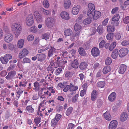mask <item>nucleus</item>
Returning a JSON list of instances; mask_svg holds the SVG:
<instances>
[{
    "label": "nucleus",
    "mask_w": 129,
    "mask_h": 129,
    "mask_svg": "<svg viewBox=\"0 0 129 129\" xmlns=\"http://www.w3.org/2000/svg\"><path fill=\"white\" fill-rule=\"evenodd\" d=\"M43 4L44 6L46 8H48L49 6V4L47 0L44 1Z\"/></svg>",
    "instance_id": "obj_48"
},
{
    "label": "nucleus",
    "mask_w": 129,
    "mask_h": 129,
    "mask_svg": "<svg viewBox=\"0 0 129 129\" xmlns=\"http://www.w3.org/2000/svg\"><path fill=\"white\" fill-rule=\"evenodd\" d=\"M26 23L27 25L30 26L34 23L33 16L32 14L29 15L26 19Z\"/></svg>",
    "instance_id": "obj_4"
},
{
    "label": "nucleus",
    "mask_w": 129,
    "mask_h": 129,
    "mask_svg": "<svg viewBox=\"0 0 129 129\" xmlns=\"http://www.w3.org/2000/svg\"><path fill=\"white\" fill-rule=\"evenodd\" d=\"M12 58L11 54H7L5 55L4 57H1L0 60L2 63L6 64L9 60L12 59Z\"/></svg>",
    "instance_id": "obj_2"
},
{
    "label": "nucleus",
    "mask_w": 129,
    "mask_h": 129,
    "mask_svg": "<svg viewBox=\"0 0 129 129\" xmlns=\"http://www.w3.org/2000/svg\"><path fill=\"white\" fill-rule=\"evenodd\" d=\"M39 84L37 82H36L34 83V86L35 87L34 88V89L36 90H39L38 87L39 86Z\"/></svg>",
    "instance_id": "obj_49"
},
{
    "label": "nucleus",
    "mask_w": 129,
    "mask_h": 129,
    "mask_svg": "<svg viewBox=\"0 0 129 129\" xmlns=\"http://www.w3.org/2000/svg\"><path fill=\"white\" fill-rule=\"evenodd\" d=\"M118 50L116 49H115L112 52L111 54L112 57L114 59H116L118 56Z\"/></svg>",
    "instance_id": "obj_22"
},
{
    "label": "nucleus",
    "mask_w": 129,
    "mask_h": 129,
    "mask_svg": "<svg viewBox=\"0 0 129 129\" xmlns=\"http://www.w3.org/2000/svg\"><path fill=\"white\" fill-rule=\"evenodd\" d=\"M12 28L14 31L15 37H18L21 32L22 27L21 25L19 24L15 23L12 26Z\"/></svg>",
    "instance_id": "obj_1"
},
{
    "label": "nucleus",
    "mask_w": 129,
    "mask_h": 129,
    "mask_svg": "<svg viewBox=\"0 0 129 129\" xmlns=\"http://www.w3.org/2000/svg\"><path fill=\"white\" fill-rule=\"evenodd\" d=\"M59 64L61 65L62 66L64 65L65 63L67 62V61L66 60L64 61L62 59L59 61Z\"/></svg>",
    "instance_id": "obj_63"
},
{
    "label": "nucleus",
    "mask_w": 129,
    "mask_h": 129,
    "mask_svg": "<svg viewBox=\"0 0 129 129\" xmlns=\"http://www.w3.org/2000/svg\"><path fill=\"white\" fill-rule=\"evenodd\" d=\"M73 108L72 107H69L67 109L66 112V114L67 116H69L72 113Z\"/></svg>",
    "instance_id": "obj_37"
},
{
    "label": "nucleus",
    "mask_w": 129,
    "mask_h": 129,
    "mask_svg": "<svg viewBox=\"0 0 129 129\" xmlns=\"http://www.w3.org/2000/svg\"><path fill=\"white\" fill-rule=\"evenodd\" d=\"M128 52V49L126 48H123L119 51L118 54L119 57H122L126 55Z\"/></svg>",
    "instance_id": "obj_6"
},
{
    "label": "nucleus",
    "mask_w": 129,
    "mask_h": 129,
    "mask_svg": "<svg viewBox=\"0 0 129 129\" xmlns=\"http://www.w3.org/2000/svg\"><path fill=\"white\" fill-rule=\"evenodd\" d=\"M84 47L87 50L90 47V42L88 41L85 43L84 44Z\"/></svg>",
    "instance_id": "obj_46"
},
{
    "label": "nucleus",
    "mask_w": 129,
    "mask_h": 129,
    "mask_svg": "<svg viewBox=\"0 0 129 129\" xmlns=\"http://www.w3.org/2000/svg\"><path fill=\"white\" fill-rule=\"evenodd\" d=\"M54 23L53 19L52 18L48 17L46 20V24L47 26L49 27H52Z\"/></svg>",
    "instance_id": "obj_5"
},
{
    "label": "nucleus",
    "mask_w": 129,
    "mask_h": 129,
    "mask_svg": "<svg viewBox=\"0 0 129 129\" xmlns=\"http://www.w3.org/2000/svg\"><path fill=\"white\" fill-rule=\"evenodd\" d=\"M118 7H116L113 9L111 11L112 13L113 14L116 12L118 11Z\"/></svg>",
    "instance_id": "obj_60"
},
{
    "label": "nucleus",
    "mask_w": 129,
    "mask_h": 129,
    "mask_svg": "<svg viewBox=\"0 0 129 129\" xmlns=\"http://www.w3.org/2000/svg\"><path fill=\"white\" fill-rule=\"evenodd\" d=\"M16 72L14 71H12L8 73V75L6 77L8 80H10L13 78L16 75Z\"/></svg>",
    "instance_id": "obj_14"
},
{
    "label": "nucleus",
    "mask_w": 129,
    "mask_h": 129,
    "mask_svg": "<svg viewBox=\"0 0 129 129\" xmlns=\"http://www.w3.org/2000/svg\"><path fill=\"white\" fill-rule=\"evenodd\" d=\"M73 32L70 28L68 29L64 30V34L66 36H70L72 35Z\"/></svg>",
    "instance_id": "obj_26"
},
{
    "label": "nucleus",
    "mask_w": 129,
    "mask_h": 129,
    "mask_svg": "<svg viewBox=\"0 0 129 129\" xmlns=\"http://www.w3.org/2000/svg\"><path fill=\"white\" fill-rule=\"evenodd\" d=\"M30 62V60L29 59L26 58H25L23 59L22 63H29Z\"/></svg>",
    "instance_id": "obj_55"
},
{
    "label": "nucleus",
    "mask_w": 129,
    "mask_h": 129,
    "mask_svg": "<svg viewBox=\"0 0 129 129\" xmlns=\"http://www.w3.org/2000/svg\"><path fill=\"white\" fill-rule=\"evenodd\" d=\"M71 4L70 1H65L64 3V7L66 8H68L70 7Z\"/></svg>",
    "instance_id": "obj_32"
},
{
    "label": "nucleus",
    "mask_w": 129,
    "mask_h": 129,
    "mask_svg": "<svg viewBox=\"0 0 129 129\" xmlns=\"http://www.w3.org/2000/svg\"><path fill=\"white\" fill-rule=\"evenodd\" d=\"M86 91L85 90L83 89L81 91L80 93V95L81 96H83L84 95L86 94Z\"/></svg>",
    "instance_id": "obj_61"
},
{
    "label": "nucleus",
    "mask_w": 129,
    "mask_h": 129,
    "mask_svg": "<svg viewBox=\"0 0 129 129\" xmlns=\"http://www.w3.org/2000/svg\"><path fill=\"white\" fill-rule=\"evenodd\" d=\"M121 44L124 46L128 45L129 44V40H125L122 42Z\"/></svg>",
    "instance_id": "obj_50"
},
{
    "label": "nucleus",
    "mask_w": 129,
    "mask_h": 129,
    "mask_svg": "<svg viewBox=\"0 0 129 129\" xmlns=\"http://www.w3.org/2000/svg\"><path fill=\"white\" fill-rule=\"evenodd\" d=\"M116 96V93L115 92H113L108 97L109 100L111 102H113L115 100Z\"/></svg>",
    "instance_id": "obj_20"
},
{
    "label": "nucleus",
    "mask_w": 129,
    "mask_h": 129,
    "mask_svg": "<svg viewBox=\"0 0 129 129\" xmlns=\"http://www.w3.org/2000/svg\"><path fill=\"white\" fill-rule=\"evenodd\" d=\"M56 50V49L54 48L53 47H51L49 50L48 53V55L49 57L52 56L53 55V53L55 52V51Z\"/></svg>",
    "instance_id": "obj_19"
},
{
    "label": "nucleus",
    "mask_w": 129,
    "mask_h": 129,
    "mask_svg": "<svg viewBox=\"0 0 129 129\" xmlns=\"http://www.w3.org/2000/svg\"><path fill=\"white\" fill-rule=\"evenodd\" d=\"M38 60L39 61L42 62L46 58V55L44 54L41 53L38 54Z\"/></svg>",
    "instance_id": "obj_13"
},
{
    "label": "nucleus",
    "mask_w": 129,
    "mask_h": 129,
    "mask_svg": "<svg viewBox=\"0 0 129 129\" xmlns=\"http://www.w3.org/2000/svg\"><path fill=\"white\" fill-rule=\"evenodd\" d=\"M62 71V69L61 68H59L56 70V72L57 75L59 74Z\"/></svg>",
    "instance_id": "obj_58"
},
{
    "label": "nucleus",
    "mask_w": 129,
    "mask_h": 129,
    "mask_svg": "<svg viewBox=\"0 0 129 129\" xmlns=\"http://www.w3.org/2000/svg\"><path fill=\"white\" fill-rule=\"evenodd\" d=\"M66 77L68 78H71L72 76V73L69 72H67L65 74Z\"/></svg>",
    "instance_id": "obj_47"
},
{
    "label": "nucleus",
    "mask_w": 129,
    "mask_h": 129,
    "mask_svg": "<svg viewBox=\"0 0 129 129\" xmlns=\"http://www.w3.org/2000/svg\"><path fill=\"white\" fill-rule=\"evenodd\" d=\"M117 122L115 120L111 121L109 125V129H115L117 125Z\"/></svg>",
    "instance_id": "obj_12"
},
{
    "label": "nucleus",
    "mask_w": 129,
    "mask_h": 129,
    "mask_svg": "<svg viewBox=\"0 0 129 129\" xmlns=\"http://www.w3.org/2000/svg\"><path fill=\"white\" fill-rule=\"evenodd\" d=\"M92 55L94 57L99 56L100 54V52L98 49L96 47L93 48L91 50Z\"/></svg>",
    "instance_id": "obj_7"
},
{
    "label": "nucleus",
    "mask_w": 129,
    "mask_h": 129,
    "mask_svg": "<svg viewBox=\"0 0 129 129\" xmlns=\"http://www.w3.org/2000/svg\"><path fill=\"white\" fill-rule=\"evenodd\" d=\"M28 53V51L26 49H24L21 51L19 54V57L20 59H21L26 56Z\"/></svg>",
    "instance_id": "obj_8"
},
{
    "label": "nucleus",
    "mask_w": 129,
    "mask_h": 129,
    "mask_svg": "<svg viewBox=\"0 0 129 129\" xmlns=\"http://www.w3.org/2000/svg\"><path fill=\"white\" fill-rule=\"evenodd\" d=\"M34 39V36L32 35H29L27 38V39L28 41H31Z\"/></svg>",
    "instance_id": "obj_52"
},
{
    "label": "nucleus",
    "mask_w": 129,
    "mask_h": 129,
    "mask_svg": "<svg viewBox=\"0 0 129 129\" xmlns=\"http://www.w3.org/2000/svg\"><path fill=\"white\" fill-rule=\"evenodd\" d=\"M122 35L120 33H117L115 36L116 39L117 40H119L121 38Z\"/></svg>",
    "instance_id": "obj_56"
},
{
    "label": "nucleus",
    "mask_w": 129,
    "mask_h": 129,
    "mask_svg": "<svg viewBox=\"0 0 129 129\" xmlns=\"http://www.w3.org/2000/svg\"><path fill=\"white\" fill-rule=\"evenodd\" d=\"M26 110L31 113L33 112L34 111V109L32 108L31 106L27 107L26 108Z\"/></svg>",
    "instance_id": "obj_39"
},
{
    "label": "nucleus",
    "mask_w": 129,
    "mask_h": 129,
    "mask_svg": "<svg viewBox=\"0 0 129 129\" xmlns=\"http://www.w3.org/2000/svg\"><path fill=\"white\" fill-rule=\"evenodd\" d=\"M123 21L125 24H127L129 22V16H127L124 18L123 20Z\"/></svg>",
    "instance_id": "obj_51"
},
{
    "label": "nucleus",
    "mask_w": 129,
    "mask_h": 129,
    "mask_svg": "<svg viewBox=\"0 0 129 129\" xmlns=\"http://www.w3.org/2000/svg\"><path fill=\"white\" fill-rule=\"evenodd\" d=\"M116 45V43L115 42H113L110 45L109 47V50L110 51H112L114 49Z\"/></svg>",
    "instance_id": "obj_35"
},
{
    "label": "nucleus",
    "mask_w": 129,
    "mask_h": 129,
    "mask_svg": "<svg viewBox=\"0 0 129 129\" xmlns=\"http://www.w3.org/2000/svg\"><path fill=\"white\" fill-rule=\"evenodd\" d=\"M24 43V40L23 39L20 40L18 42V47L19 48H22L23 46Z\"/></svg>",
    "instance_id": "obj_29"
},
{
    "label": "nucleus",
    "mask_w": 129,
    "mask_h": 129,
    "mask_svg": "<svg viewBox=\"0 0 129 129\" xmlns=\"http://www.w3.org/2000/svg\"><path fill=\"white\" fill-rule=\"evenodd\" d=\"M61 17L66 20H68L69 19V16L68 13L65 11H63L60 14Z\"/></svg>",
    "instance_id": "obj_16"
},
{
    "label": "nucleus",
    "mask_w": 129,
    "mask_h": 129,
    "mask_svg": "<svg viewBox=\"0 0 129 129\" xmlns=\"http://www.w3.org/2000/svg\"><path fill=\"white\" fill-rule=\"evenodd\" d=\"M111 68L109 66L105 67L103 69V72L104 74H106L110 71Z\"/></svg>",
    "instance_id": "obj_28"
},
{
    "label": "nucleus",
    "mask_w": 129,
    "mask_h": 129,
    "mask_svg": "<svg viewBox=\"0 0 129 129\" xmlns=\"http://www.w3.org/2000/svg\"><path fill=\"white\" fill-rule=\"evenodd\" d=\"M88 8L89 10L87 13V15H91V13H93L95 10L94 5L91 3H89L88 4Z\"/></svg>",
    "instance_id": "obj_10"
},
{
    "label": "nucleus",
    "mask_w": 129,
    "mask_h": 129,
    "mask_svg": "<svg viewBox=\"0 0 129 129\" xmlns=\"http://www.w3.org/2000/svg\"><path fill=\"white\" fill-rule=\"evenodd\" d=\"M120 18L119 15L118 14H117L114 15L112 17V20L118 21Z\"/></svg>",
    "instance_id": "obj_42"
},
{
    "label": "nucleus",
    "mask_w": 129,
    "mask_h": 129,
    "mask_svg": "<svg viewBox=\"0 0 129 129\" xmlns=\"http://www.w3.org/2000/svg\"><path fill=\"white\" fill-rule=\"evenodd\" d=\"M105 85V82L104 81L98 82L97 83V86L101 88L104 87Z\"/></svg>",
    "instance_id": "obj_33"
},
{
    "label": "nucleus",
    "mask_w": 129,
    "mask_h": 129,
    "mask_svg": "<svg viewBox=\"0 0 129 129\" xmlns=\"http://www.w3.org/2000/svg\"><path fill=\"white\" fill-rule=\"evenodd\" d=\"M78 52L79 54L81 56H86V54L85 50L82 47L79 48L78 49Z\"/></svg>",
    "instance_id": "obj_25"
},
{
    "label": "nucleus",
    "mask_w": 129,
    "mask_h": 129,
    "mask_svg": "<svg viewBox=\"0 0 129 129\" xmlns=\"http://www.w3.org/2000/svg\"><path fill=\"white\" fill-rule=\"evenodd\" d=\"M41 120V118H39L38 117H37L35 118L34 119V121L37 125L40 122Z\"/></svg>",
    "instance_id": "obj_41"
},
{
    "label": "nucleus",
    "mask_w": 129,
    "mask_h": 129,
    "mask_svg": "<svg viewBox=\"0 0 129 129\" xmlns=\"http://www.w3.org/2000/svg\"><path fill=\"white\" fill-rule=\"evenodd\" d=\"M49 34L47 33L44 34L42 36V38L45 39H49Z\"/></svg>",
    "instance_id": "obj_43"
},
{
    "label": "nucleus",
    "mask_w": 129,
    "mask_h": 129,
    "mask_svg": "<svg viewBox=\"0 0 129 129\" xmlns=\"http://www.w3.org/2000/svg\"><path fill=\"white\" fill-rule=\"evenodd\" d=\"M118 21L112 20L111 21V23L112 24V26H117L119 24Z\"/></svg>",
    "instance_id": "obj_44"
},
{
    "label": "nucleus",
    "mask_w": 129,
    "mask_h": 129,
    "mask_svg": "<svg viewBox=\"0 0 129 129\" xmlns=\"http://www.w3.org/2000/svg\"><path fill=\"white\" fill-rule=\"evenodd\" d=\"M87 64L86 62H82L80 63L79 67L81 70H84L87 68Z\"/></svg>",
    "instance_id": "obj_23"
},
{
    "label": "nucleus",
    "mask_w": 129,
    "mask_h": 129,
    "mask_svg": "<svg viewBox=\"0 0 129 129\" xmlns=\"http://www.w3.org/2000/svg\"><path fill=\"white\" fill-rule=\"evenodd\" d=\"M82 27L80 25L77 23L75 24L74 26V30L75 31H77L80 30L81 28Z\"/></svg>",
    "instance_id": "obj_38"
},
{
    "label": "nucleus",
    "mask_w": 129,
    "mask_h": 129,
    "mask_svg": "<svg viewBox=\"0 0 129 129\" xmlns=\"http://www.w3.org/2000/svg\"><path fill=\"white\" fill-rule=\"evenodd\" d=\"M105 43V42L104 40L102 41L100 43L99 45V47L100 48H103L104 45Z\"/></svg>",
    "instance_id": "obj_53"
},
{
    "label": "nucleus",
    "mask_w": 129,
    "mask_h": 129,
    "mask_svg": "<svg viewBox=\"0 0 129 129\" xmlns=\"http://www.w3.org/2000/svg\"><path fill=\"white\" fill-rule=\"evenodd\" d=\"M105 62L106 65H109L112 62L111 58L109 57H107L105 61Z\"/></svg>",
    "instance_id": "obj_40"
},
{
    "label": "nucleus",
    "mask_w": 129,
    "mask_h": 129,
    "mask_svg": "<svg viewBox=\"0 0 129 129\" xmlns=\"http://www.w3.org/2000/svg\"><path fill=\"white\" fill-rule=\"evenodd\" d=\"M92 18H87L85 19L83 21L84 24H89L91 22V19Z\"/></svg>",
    "instance_id": "obj_34"
},
{
    "label": "nucleus",
    "mask_w": 129,
    "mask_h": 129,
    "mask_svg": "<svg viewBox=\"0 0 129 129\" xmlns=\"http://www.w3.org/2000/svg\"><path fill=\"white\" fill-rule=\"evenodd\" d=\"M127 66L125 64H122L119 67V72L121 74L124 73L127 69Z\"/></svg>",
    "instance_id": "obj_15"
},
{
    "label": "nucleus",
    "mask_w": 129,
    "mask_h": 129,
    "mask_svg": "<svg viewBox=\"0 0 129 129\" xmlns=\"http://www.w3.org/2000/svg\"><path fill=\"white\" fill-rule=\"evenodd\" d=\"M101 13L99 11H94L93 13H91V15H87L88 17L91 18H93V19L96 20L98 19L101 15Z\"/></svg>",
    "instance_id": "obj_3"
},
{
    "label": "nucleus",
    "mask_w": 129,
    "mask_h": 129,
    "mask_svg": "<svg viewBox=\"0 0 129 129\" xmlns=\"http://www.w3.org/2000/svg\"><path fill=\"white\" fill-rule=\"evenodd\" d=\"M97 91L95 90H93L91 93V98L93 101H95L96 98Z\"/></svg>",
    "instance_id": "obj_27"
},
{
    "label": "nucleus",
    "mask_w": 129,
    "mask_h": 129,
    "mask_svg": "<svg viewBox=\"0 0 129 129\" xmlns=\"http://www.w3.org/2000/svg\"><path fill=\"white\" fill-rule=\"evenodd\" d=\"M80 6H77L76 7L73 8L72 10V13L74 15H77L79 11Z\"/></svg>",
    "instance_id": "obj_18"
},
{
    "label": "nucleus",
    "mask_w": 129,
    "mask_h": 129,
    "mask_svg": "<svg viewBox=\"0 0 129 129\" xmlns=\"http://www.w3.org/2000/svg\"><path fill=\"white\" fill-rule=\"evenodd\" d=\"M74 125L72 123H70L68 125L67 129H72L74 126Z\"/></svg>",
    "instance_id": "obj_62"
},
{
    "label": "nucleus",
    "mask_w": 129,
    "mask_h": 129,
    "mask_svg": "<svg viewBox=\"0 0 129 129\" xmlns=\"http://www.w3.org/2000/svg\"><path fill=\"white\" fill-rule=\"evenodd\" d=\"M97 31L100 34H101L103 33L104 30L102 25H100L98 27Z\"/></svg>",
    "instance_id": "obj_30"
},
{
    "label": "nucleus",
    "mask_w": 129,
    "mask_h": 129,
    "mask_svg": "<svg viewBox=\"0 0 129 129\" xmlns=\"http://www.w3.org/2000/svg\"><path fill=\"white\" fill-rule=\"evenodd\" d=\"M58 121L55 118L54 119H52L51 121L52 124L51 126H54L57 124V122Z\"/></svg>",
    "instance_id": "obj_45"
},
{
    "label": "nucleus",
    "mask_w": 129,
    "mask_h": 129,
    "mask_svg": "<svg viewBox=\"0 0 129 129\" xmlns=\"http://www.w3.org/2000/svg\"><path fill=\"white\" fill-rule=\"evenodd\" d=\"M70 85H67L63 89V91L64 92H67L69 90H70Z\"/></svg>",
    "instance_id": "obj_64"
},
{
    "label": "nucleus",
    "mask_w": 129,
    "mask_h": 129,
    "mask_svg": "<svg viewBox=\"0 0 129 129\" xmlns=\"http://www.w3.org/2000/svg\"><path fill=\"white\" fill-rule=\"evenodd\" d=\"M30 30L31 32H33L34 33H35L37 31V30H36L35 26H33L30 28Z\"/></svg>",
    "instance_id": "obj_59"
},
{
    "label": "nucleus",
    "mask_w": 129,
    "mask_h": 129,
    "mask_svg": "<svg viewBox=\"0 0 129 129\" xmlns=\"http://www.w3.org/2000/svg\"><path fill=\"white\" fill-rule=\"evenodd\" d=\"M113 34L111 33L107 35V38L108 40H109L112 39V38Z\"/></svg>",
    "instance_id": "obj_57"
},
{
    "label": "nucleus",
    "mask_w": 129,
    "mask_h": 129,
    "mask_svg": "<svg viewBox=\"0 0 129 129\" xmlns=\"http://www.w3.org/2000/svg\"><path fill=\"white\" fill-rule=\"evenodd\" d=\"M70 91H75L78 89L77 86H75L72 85V83H71L70 84Z\"/></svg>",
    "instance_id": "obj_31"
},
{
    "label": "nucleus",
    "mask_w": 129,
    "mask_h": 129,
    "mask_svg": "<svg viewBox=\"0 0 129 129\" xmlns=\"http://www.w3.org/2000/svg\"><path fill=\"white\" fill-rule=\"evenodd\" d=\"M13 39V36L11 34L7 33L5 34L4 40L6 42L9 43L11 42Z\"/></svg>",
    "instance_id": "obj_11"
},
{
    "label": "nucleus",
    "mask_w": 129,
    "mask_h": 129,
    "mask_svg": "<svg viewBox=\"0 0 129 129\" xmlns=\"http://www.w3.org/2000/svg\"><path fill=\"white\" fill-rule=\"evenodd\" d=\"M36 21L38 23H41L42 21V16L38 12H35L34 14Z\"/></svg>",
    "instance_id": "obj_9"
},
{
    "label": "nucleus",
    "mask_w": 129,
    "mask_h": 129,
    "mask_svg": "<svg viewBox=\"0 0 129 129\" xmlns=\"http://www.w3.org/2000/svg\"><path fill=\"white\" fill-rule=\"evenodd\" d=\"M78 95L77 94L74 96L72 100V102H75L77 101V100L78 99Z\"/></svg>",
    "instance_id": "obj_54"
},
{
    "label": "nucleus",
    "mask_w": 129,
    "mask_h": 129,
    "mask_svg": "<svg viewBox=\"0 0 129 129\" xmlns=\"http://www.w3.org/2000/svg\"><path fill=\"white\" fill-rule=\"evenodd\" d=\"M114 29L113 26L109 25L107 27V31L109 33L112 32L114 31Z\"/></svg>",
    "instance_id": "obj_36"
},
{
    "label": "nucleus",
    "mask_w": 129,
    "mask_h": 129,
    "mask_svg": "<svg viewBox=\"0 0 129 129\" xmlns=\"http://www.w3.org/2000/svg\"><path fill=\"white\" fill-rule=\"evenodd\" d=\"M127 118V113L125 112H123L121 114L120 119V121L123 122L126 120Z\"/></svg>",
    "instance_id": "obj_17"
},
{
    "label": "nucleus",
    "mask_w": 129,
    "mask_h": 129,
    "mask_svg": "<svg viewBox=\"0 0 129 129\" xmlns=\"http://www.w3.org/2000/svg\"><path fill=\"white\" fill-rule=\"evenodd\" d=\"M103 115L105 118L107 120H110L111 119V117L108 112H106Z\"/></svg>",
    "instance_id": "obj_24"
},
{
    "label": "nucleus",
    "mask_w": 129,
    "mask_h": 129,
    "mask_svg": "<svg viewBox=\"0 0 129 129\" xmlns=\"http://www.w3.org/2000/svg\"><path fill=\"white\" fill-rule=\"evenodd\" d=\"M79 62L77 60L75 59L72 61L71 63L72 67L73 68L76 69L78 68Z\"/></svg>",
    "instance_id": "obj_21"
}]
</instances>
